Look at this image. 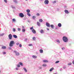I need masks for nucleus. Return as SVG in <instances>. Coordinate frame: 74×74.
I'll use <instances>...</instances> for the list:
<instances>
[{
  "mask_svg": "<svg viewBox=\"0 0 74 74\" xmlns=\"http://www.w3.org/2000/svg\"><path fill=\"white\" fill-rule=\"evenodd\" d=\"M14 44V41H10L9 44V46L10 47H13V45Z\"/></svg>",
  "mask_w": 74,
  "mask_h": 74,
  "instance_id": "obj_1",
  "label": "nucleus"
},
{
  "mask_svg": "<svg viewBox=\"0 0 74 74\" xmlns=\"http://www.w3.org/2000/svg\"><path fill=\"white\" fill-rule=\"evenodd\" d=\"M63 40L64 42H67V38L66 36H64L63 38Z\"/></svg>",
  "mask_w": 74,
  "mask_h": 74,
  "instance_id": "obj_2",
  "label": "nucleus"
},
{
  "mask_svg": "<svg viewBox=\"0 0 74 74\" xmlns=\"http://www.w3.org/2000/svg\"><path fill=\"white\" fill-rule=\"evenodd\" d=\"M45 4H48L49 3V1L48 0H45L44 2Z\"/></svg>",
  "mask_w": 74,
  "mask_h": 74,
  "instance_id": "obj_3",
  "label": "nucleus"
},
{
  "mask_svg": "<svg viewBox=\"0 0 74 74\" xmlns=\"http://www.w3.org/2000/svg\"><path fill=\"white\" fill-rule=\"evenodd\" d=\"M14 53H15V54H16V55H17V56L19 55V53L17 52L16 51H14Z\"/></svg>",
  "mask_w": 74,
  "mask_h": 74,
  "instance_id": "obj_4",
  "label": "nucleus"
},
{
  "mask_svg": "<svg viewBox=\"0 0 74 74\" xmlns=\"http://www.w3.org/2000/svg\"><path fill=\"white\" fill-rule=\"evenodd\" d=\"M19 16L21 18H23L24 17V14L23 13H21L19 14Z\"/></svg>",
  "mask_w": 74,
  "mask_h": 74,
  "instance_id": "obj_5",
  "label": "nucleus"
},
{
  "mask_svg": "<svg viewBox=\"0 0 74 74\" xmlns=\"http://www.w3.org/2000/svg\"><path fill=\"white\" fill-rule=\"evenodd\" d=\"M10 40H11L12 38V35L11 34H10L8 36Z\"/></svg>",
  "mask_w": 74,
  "mask_h": 74,
  "instance_id": "obj_6",
  "label": "nucleus"
},
{
  "mask_svg": "<svg viewBox=\"0 0 74 74\" xmlns=\"http://www.w3.org/2000/svg\"><path fill=\"white\" fill-rule=\"evenodd\" d=\"M46 25L47 27H50V24H49L47 22L46 23Z\"/></svg>",
  "mask_w": 74,
  "mask_h": 74,
  "instance_id": "obj_7",
  "label": "nucleus"
},
{
  "mask_svg": "<svg viewBox=\"0 0 74 74\" xmlns=\"http://www.w3.org/2000/svg\"><path fill=\"white\" fill-rule=\"evenodd\" d=\"M32 32L33 33H34V34H36V31L34 29H33L32 30Z\"/></svg>",
  "mask_w": 74,
  "mask_h": 74,
  "instance_id": "obj_8",
  "label": "nucleus"
},
{
  "mask_svg": "<svg viewBox=\"0 0 74 74\" xmlns=\"http://www.w3.org/2000/svg\"><path fill=\"white\" fill-rule=\"evenodd\" d=\"M2 48L3 49H5L7 48V47H6V46H3L2 47Z\"/></svg>",
  "mask_w": 74,
  "mask_h": 74,
  "instance_id": "obj_9",
  "label": "nucleus"
},
{
  "mask_svg": "<svg viewBox=\"0 0 74 74\" xmlns=\"http://www.w3.org/2000/svg\"><path fill=\"white\" fill-rule=\"evenodd\" d=\"M39 52L40 53H43V50L40 49L39 50Z\"/></svg>",
  "mask_w": 74,
  "mask_h": 74,
  "instance_id": "obj_10",
  "label": "nucleus"
},
{
  "mask_svg": "<svg viewBox=\"0 0 74 74\" xmlns=\"http://www.w3.org/2000/svg\"><path fill=\"white\" fill-rule=\"evenodd\" d=\"M64 12L65 13H66V14H67L69 13V11H68V10H64Z\"/></svg>",
  "mask_w": 74,
  "mask_h": 74,
  "instance_id": "obj_11",
  "label": "nucleus"
},
{
  "mask_svg": "<svg viewBox=\"0 0 74 74\" xmlns=\"http://www.w3.org/2000/svg\"><path fill=\"white\" fill-rule=\"evenodd\" d=\"M13 37H14V38H16L17 37H18V36H17L15 35H13Z\"/></svg>",
  "mask_w": 74,
  "mask_h": 74,
  "instance_id": "obj_12",
  "label": "nucleus"
},
{
  "mask_svg": "<svg viewBox=\"0 0 74 74\" xmlns=\"http://www.w3.org/2000/svg\"><path fill=\"white\" fill-rule=\"evenodd\" d=\"M54 69V68H53V67H52V68H51L49 70V71L50 72H51V71H53Z\"/></svg>",
  "mask_w": 74,
  "mask_h": 74,
  "instance_id": "obj_13",
  "label": "nucleus"
},
{
  "mask_svg": "<svg viewBox=\"0 0 74 74\" xmlns=\"http://www.w3.org/2000/svg\"><path fill=\"white\" fill-rule=\"evenodd\" d=\"M58 26L60 27L62 26V24H61L60 23H58Z\"/></svg>",
  "mask_w": 74,
  "mask_h": 74,
  "instance_id": "obj_14",
  "label": "nucleus"
},
{
  "mask_svg": "<svg viewBox=\"0 0 74 74\" xmlns=\"http://www.w3.org/2000/svg\"><path fill=\"white\" fill-rule=\"evenodd\" d=\"M43 62L44 63H47V62H48V61L47 60H43Z\"/></svg>",
  "mask_w": 74,
  "mask_h": 74,
  "instance_id": "obj_15",
  "label": "nucleus"
},
{
  "mask_svg": "<svg viewBox=\"0 0 74 74\" xmlns=\"http://www.w3.org/2000/svg\"><path fill=\"white\" fill-rule=\"evenodd\" d=\"M11 8H13V9H15V7L12 5H11Z\"/></svg>",
  "mask_w": 74,
  "mask_h": 74,
  "instance_id": "obj_16",
  "label": "nucleus"
},
{
  "mask_svg": "<svg viewBox=\"0 0 74 74\" xmlns=\"http://www.w3.org/2000/svg\"><path fill=\"white\" fill-rule=\"evenodd\" d=\"M51 27L52 29H53V28H54V26L53 25H51Z\"/></svg>",
  "mask_w": 74,
  "mask_h": 74,
  "instance_id": "obj_17",
  "label": "nucleus"
},
{
  "mask_svg": "<svg viewBox=\"0 0 74 74\" xmlns=\"http://www.w3.org/2000/svg\"><path fill=\"white\" fill-rule=\"evenodd\" d=\"M27 15L29 16H31V14L29 13H27Z\"/></svg>",
  "mask_w": 74,
  "mask_h": 74,
  "instance_id": "obj_18",
  "label": "nucleus"
},
{
  "mask_svg": "<svg viewBox=\"0 0 74 74\" xmlns=\"http://www.w3.org/2000/svg\"><path fill=\"white\" fill-rule=\"evenodd\" d=\"M37 24L38 26H40V22H37Z\"/></svg>",
  "mask_w": 74,
  "mask_h": 74,
  "instance_id": "obj_19",
  "label": "nucleus"
},
{
  "mask_svg": "<svg viewBox=\"0 0 74 74\" xmlns=\"http://www.w3.org/2000/svg\"><path fill=\"white\" fill-rule=\"evenodd\" d=\"M23 69L25 71V72H27V70L26 68H24Z\"/></svg>",
  "mask_w": 74,
  "mask_h": 74,
  "instance_id": "obj_20",
  "label": "nucleus"
},
{
  "mask_svg": "<svg viewBox=\"0 0 74 74\" xmlns=\"http://www.w3.org/2000/svg\"><path fill=\"white\" fill-rule=\"evenodd\" d=\"M20 65V66H23V63H22V62H19V63Z\"/></svg>",
  "mask_w": 74,
  "mask_h": 74,
  "instance_id": "obj_21",
  "label": "nucleus"
},
{
  "mask_svg": "<svg viewBox=\"0 0 74 74\" xmlns=\"http://www.w3.org/2000/svg\"><path fill=\"white\" fill-rule=\"evenodd\" d=\"M42 66L43 67H46V66H47V65L45 64H43Z\"/></svg>",
  "mask_w": 74,
  "mask_h": 74,
  "instance_id": "obj_22",
  "label": "nucleus"
},
{
  "mask_svg": "<svg viewBox=\"0 0 74 74\" xmlns=\"http://www.w3.org/2000/svg\"><path fill=\"white\" fill-rule=\"evenodd\" d=\"M39 21L40 22H42L43 21V20L42 19H39Z\"/></svg>",
  "mask_w": 74,
  "mask_h": 74,
  "instance_id": "obj_23",
  "label": "nucleus"
},
{
  "mask_svg": "<svg viewBox=\"0 0 74 74\" xmlns=\"http://www.w3.org/2000/svg\"><path fill=\"white\" fill-rule=\"evenodd\" d=\"M26 12H27L29 13V12H30V10L28 9L27 10Z\"/></svg>",
  "mask_w": 74,
  "mask_h": 74,
  "instance_id": "obj_24",
  "label": "nucleus"
},
{
  "mask_svg": "<svg viewBox=\"0 0 74 74\" xmlns=\"http://www.w3.org/2000/svg\"><path fill=\"white\" fill-rule=\"evenodd\" d=\"M12 21H13V22H16V20L15 18L13 19Z\"/></svg>",
  "mask_w": 74,
  "mask_h": 74,
  "instance_id": "obj_25",
  "label": "nucleus"
},
{
  "mask_svg": "<svg viewBox=\"0 0 74 74\" xmlns=\"http://www.w3.org/2000/svg\"><path fill=\"white\" fill-rule=\"evenodd\" d=\"M32 58H37V56H33Z\"/></svg>",
  "mask_w": 74,
  "mask_h": 74,
  "instance_id": "obj_26",
  "label": "nucleus"
},
{
  "mask_svg": "<svg viewBox=\"0 0 74 74\" xmlns=\"http://www.w3.org/2000/svg\"><path fill=\"white\" fill-rule=\"evenodd\" d=\"M56 42H58V43H60V41L59 40H58V39H57V40H56Z\"/></svg>",
  "mask_w": 74,
  "mask_h": 74,
  "instance_id": "obj_27",
  "label": "nucleus"
},
{
  "mask_svg": "<svg viewBox=\"0 0 74 74\" xmlns=\"http://www.w3.org/2000/svg\"><path fill=\"white\" fill-rule=\"evenodd\" d=\"M40 33H44V31L42 30H40Z\"/></svg>",
  "mask_w": 74,
  "mask_h": 74,
  "instance_id": "obj_28",
  "label": "nucleus"
},
{
  "mask_svg": "<svg viewBox=\"0 0 74 74\" xmlns=\"http://www.w3.org/2000/svg\"><path fill=\"white\" fill-rule=\"evenodd\" d=\"M13 31L14 32H15V31H16V30L15 29L13 28Z\"/></svg>",
  "mask_w": 74,
  "mask_h": 74,
  "instance_id": "obj_29",
  "label": "nucleus"
},
{
  "mask_svg": "<svg viewBox=\"0 0 74 74\" xmlns=\"http://www.w3.org/2000/svg\"><path fill=\"white\" fill-rule=\"evenodd\" d=\"M72 64V63H69L68 64V66H70V65H71Z\"/></svg>",
  "mask_w": 74,
  "mask_h": 74,
  "instance_id": "obj_30",
  "label": "nucleus"
},
{
  "mask_svg": "<svg viewBox=\"0 0 74 74\" xmlns=\"http://www.w3.org/2000/svg\"><path fill=\"white\" fill-rule=\"evenodd\" d=\"M23 32H25V29H22Z\"/></svg>",
  "mask_w": 74,
  "mask_h": 74,
  "instance_id": "obj_31",
  "label": "nucleus"
},
{
  "mask_svg": "<svg viewBox=\"0 0 74 74\" xmlns=\"http://www.w3.org/2000/svg\"><path fill=\"white\" fill-rule=\"evenodd\" d=\"M17 67H20V65H19V64H17Z\"/></svg>",
  "mask_w": 74,
  "mask_h": 74,
  "instance_id": "obj_32",
  "label": "nucleus"
},
{
  "mask_svg": "<svg viewBox=\"0 0 74 74\" xmlns=\"http://www.w3.org/2000/svg\"><path fill=\"white\" fill-rule=\"evenodd\" d=\"M4 34H0V36H4Z\"/></svg>",
  "mask_w": 74,
  "mask_h": 74,
  "instance_id": "obj_33",
  "label": "nucleus"
},
{
  "mask_svg": "<svg viewBox=\"0 0 74 74\" xmlns=\"http://www.w3.org/2000/svg\"><path fill=\"white\" fill-rule=\"evenodd\" d=\"M13 1L14 2L16 3H17V1L16 0H14Z\"/></svg>",
  "mask_w": 74,
  "mask_h": 74,
  "instance_id": "obj_34",
  "label": "nucleus"
},
{
  "mask_svg": "<svg viewBox=\"0 0 74 74\" xmlns=\"http://www.w3.org/2000/svg\"><path fill=\"white\" fill-rule=\"evenodd\" d=\"M22 44H20L19 45V47H20V48H21V47H22Z\"/></svg>",
  "mask_w": 74,
  "mask_h": 74,
  "instance_id": "obj_35",
  "label": "nucleus"
},
{
  "mask_svg": "<svg viewBox=\"0 0 74 74\" xmlns=\"http://www.w3.org/2000/svg\"><path fill=\"white\" fill-rule=\"evenodd\" d=\"M32 18L34 19L35 18H36V16H34L32 17Z\"/></svg>",
  "mask_w": 74,
  "mask_h": 74,
  "instance_id": "obj_36",
  "label": "nucleus"
},
{
  "mask_svg": "<svg viewBox=\"0 0 74 74\" xmlns=\"http://www.w3.org/2000/svg\"><path fill=\"white\" fill-rule=\"evenodd\" d=\"M33 40H36V38H35V37H34L33 38Z\"/></svg>",
  "mask_w": 74,
  "mask_h": 74,
  "instance_id": "obj_37",
  "label": "nucleus"
},
{
  "mask_svg": "<svg viewBox=\"0 0 74 74\" xmlns=\"http://www.w3.org/2000/svg\"><path fill=\"white\" fill-rule=\"evenodd\" d=\"M30 30H33V27H31L30 28Z\"/></svg>",
  "mask_w": 74,
  "mask_h": 74,
  "instance_id": "obj_38",
  "label": "nucleus"
},
{
  "mask_svg": "<svg viewBox=\"0 0 74 74\" xmlns=\"http://www.w3.org/2000/svg\"><path fill=\"white\" fill-rule=\"evenodd\" d=\"M59 63V61H57L55 62V63Z\"/></svg>",
  "mask_w": 74,
  "mask_h": 74,
  "instance_id": "obj_39",
  "label": "nucleus"
},
{
  "mask_svg": "<svg viewBox=\"0 0 74 74\" xmlns=\"http://www.w3.org/2000/svg\"><path fill=\"white\" fill-rule=\"evenodd\" d=\"M17 29H18V31H21V28H18Z\"/></svg>",
  "mask_w": 74,
  "mask_h": 74,
  "instance_id": "obj_40",
  "label": "nucleus"
},
{
  "mask_svg": "<svg viewBox=\"0 0 74 74\" xmlns=\"http://www.w3.org/2000/svg\"><path fill=\"white\" fill-rule=\"evenodd\" d=\"M4 1L5 2V3H7V0H4Z\"/></svg>",
  "mask_w": 74,
  "mask_h": 74,
  "instance_id": "obj_41",
  "label": "nucleus"
},
{
  "mask_svg": "<svg viewBox=\"0 0 74 74\" xmlns=\"http://www.w3.org/2000/svg\"><path fill=\"white\" fill-rule=\"evenodd\" d=\"M52 3L53 4H55V3H56V1H54L53 2H52Z\"/></svg>",
  "mask_w": 74,
  "mask_h": 74,
  "instance_id": "obj_42",
  "label": "nucleus"
},
{
  "mask_svg": "<svg viewBox=\"0 0 74 74\" xmlns=\"http://www.w3.org/2000/svg\"><path fill=\"white\" fill-rule=\"evenodd\" d=\"M66 66H63V68L64 69H66Z\"/></svg>",
  "mask_w": 74,
  "mask_h": 74,
  "instance_id": "obj_43",
  "label": "nucleus"
},
{
  "mask_svg": "<svg viewBox=\"0 0 74 74\" xmlns=\"http://www.w3.org/2000/svg\"><path fill=\"white\" fill-rule=\"evenodd\" d=\"M16 70H19V68L16 67Z\"/></svg>",
  "mask_w": 74,
  "mask_h": 74,
  "instance_id": "obj_44",
  "label": "nucleus"
},
{
  "mask_svg": "<svg viewBox=\"0 0 74 74\" xmlns=\"http://www.w3.org/2000/svg\"><path fill=\"white\" fill-rule=\"evenodd\" d=\"M3 54L5 55V53H5V52H3Z\"/></svg>",
  "mask_w": 74,
  "mask_h": 74,
  "instance_id": "obj_45",
  "label": "nucleus"
},
{
  "mask_svg": "<svg viewBox=\"0 0 74 74\" xmlns=\"http://www.w3.org/2000/svg\"><path fill=\"white\" fill-rule=\"evenodd\" d=\"M16 44L17 45H18L19 44V43L18 42Z\"/></svg>",
  "mask_w": 74,
  "mask_h": 74,
  "instance_id": "obj_46",
  "label": "nucleus"
},
{
  "mask_svg": "<svg viewBox=\"0 0 74 74\" xmlns=\"http://www.w3.org/2000/svg\"><path fill=\"white\" fill-rule=\"evenodd\" d=\"M32 44H30L29 45V46H32Z\"/></svg>",
  "mask_w": 74,
  "mask_h": 74,
  "instance_id": "obj_47",
  "label": "nucleus"
},
{
  "mask_svg": "<svg viewBox=\"0 0 74 74\" xmlns=\"http://www.w3.org/2000/svg\"><path fill=\"white\" fill-rule=\"evenodd\" d=\"M36 15L37 16H39V15H40V14L38 13Z\"/></svg>",
  "mask_w": 74,
  "mask_h": 74,
  "instance_id": "obj_48",
  "label": "nucleus"
},
{
  "mask_svg": "<svg viewBox=\"0 0 74 74\" xmlns=\"http://www.w3.org/2000/svg\"><path fill=\"white\" fill-rule=\"evenodd\" d=\"M9 49H11L12 48H11V47H9Z\"/></svg>",
  "mask_w": 74,
  "mask_h": 74,
  "instance_id": "obj_49",
  "label": "nucleus"
},
{
  "mask_svg": "<svg viewBox=\"0 0 74 74\" xmlns=\"http://www.w3.org/2000/svg\"><path fill=\"white\" fill-rule=\"evenodd\" d=\"M72 63L73 64H74V60L73 61Z\"/></svg>",
  "mask_w": 74,
  "mask_h": 74,
  "instance_id": "obj_50",
  "label": "nucleus"
},
{
  "mask_svg": "<svg viewBox=\"0 0 74 74\" xmlns=\"http://www.w3.org/2000/svg\"><path fill=\"white\" fill-rule=\"evenodd\" d=\"M47 30H49V29L48 28H47Z\"/></svg>",
  "mask_w": 74,
  "mask_h": 74,
  "instance_id": "obj_51",
  "label": "nucleus"
},
{
  "mask_svg": "<svg viewBox=\"0 0 74 74\" xmlns=\"http://www.w3.org/2000/svg\"><path fill=\"white\" fill-rule=\"evenodd\" d=\"M64 47H63L62 48V50H63V49H64Z\"/></svg>",
  "mask_w": 74,
  "mask_h": 74,
  "instance_id": "obj_52",
  "label": "nucleus"
},
{
  "mask_svg": "<svg viewBox=\"0 0 74 74\" xmlns=\"http://www.w3.org/2000/svg\"><path fill=\"white\" fill-rule=\"evenodd\" d=\"M39 69H42V67H39Z\"/></svg>",
  "mask_w": 74,
  "mask_h": 74,
  "instance_id": "obj_53",
  "label": "nucleus"
},
{
  "mask_svg": "<svg viewBox=\"0 0 74 74\" xmlns=\"http://www.w3.org/2000/svg\"><path fill=\"white\" fill-rule=\"evenodd\" d=\"M36 55H38V52H36Z\"/></svg>",
  "mask_w": 74,
  "mask_h": 74,
  "instance_id": "obj_54",
  "label": "nucleus"
},
{
  "mask_svg": "<svg viewBox=\"0 0 74 74\" xmlns=\"http://www.w3.org/2000/svg\"><path fill=\"white\" fill-rule=\"evenodd\" d=\"M60 71H62V69H60Z\"/></svg>",
  "mask_w": 74,
  "mask_h": 74,
  "instance_id": "obj_55",
  "label": "nucleus"
},
{
  "mask_svg": "<svg viewBox=\"0 0 74 74\" xmlns=\"http://www.w3.org/2000/svg\"><path fill=\"white\" fill-rule=\"evenodd\" d=\"M23 27V28H24V27L23 26V27Z\"/></svg>",
  "mask_w": 74,
  "mask_h": 74,
  "instance_id": "obj_56",
  "label": "nucleus"
},
{
  "mask_svg": "<svg viewBox=\"0 0 74 74\" xmlns=\"http://www.w3.org/2000/svg\"><path fill=\"white\" fill-rule=\"evenodd\" d=\"M41 0V1H42V0Z\"/></svg>",
  "mask_w": 74,
  "mask_h": 74,
  "instance_id": "obj_57",
  "label": "nucleus"
},
{
  "mask_svg": "<svg viewBox=\"0 0 74 74\" xmlns=\"http://www.w3.org/2000/svg\"><path fill=\"white\" fill-rule=\"evenodd\" d=\"M25 1H27V0H25Z\"/></svg>",
  "mask_w": 74,
  "mask_h": 74,
  "instance_id": "obj_58",
  "label": "nucleus"
},
{
  "mask_svg": "<svg viewBox=\"0 0 74 74\" xmlns=\"http://www.w3.org/2000/svg\"><path fill=\"white\" fill-rule=\"evenodd\" d=\"M25 40H27V39H26Z\"/></svg>",
  "mask_w": 74,
  "mask_h": 74,
  "instance_id": "obj_59",
  "label": "nucleus"
},
{
  "mask_svg": "<svg viewBox=\"0 0 74 74\" xmlns=\"http://www.w3.org/2000/svg\"><path fill=\"white\" fill-rule=\"evenodd\" d=\"M0 72H1V71H0Z\"/></svg>",
  "mask_w": 74,
  "mask_h": 74,
  "instance_id": "obj_60",
  "label": "nucleus"
}]
</instances>
